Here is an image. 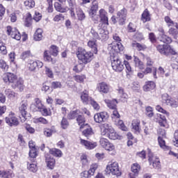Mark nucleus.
Masks as SVG:
<instances>
[{
  "label": "nucleus",
  "instance_id": "nucleus-1",
  "mask_svg": "<svg viewBox=\"0 0 178 178\" xmlns=\"http://www.w3.org/2000/svg\"><path fill=\"white\" fill-rule=\"evenodd\" d=\"M124 49V47L122 44H110L108 46V51L110 54V60L111 62V67L114 72L120 73L123 72L124 65L122 60L119 58V52H122Z\"/></svg>",
  "mask_w": 178,
  "mask_h": 178
},
{
  "label": "nucleus",
  "instance_id": "nucleus-2",
  "mask_svg": "<svg viewBox=\"0 0 178 178\" xmlns=\"http://www.w3.org/2000/svg\"><path fill=\"white\" fill-rule=\"evenodd\" d=\"M3 80L5 83H11L14 89L18 88L19 91L24 90V81L22 79H17V76L13 73L7 72L3 74Z\"/></svg>",
  "mask_w": 178,
  "mask_h": 178
},
{
  "label": "nucleus",
  "instance_id": "nucleus-3",
  "mask_svg": "<svg viewBox=\"0 0 178 178\" xmlns=\"http://www.w3.org/2000/svg\"><path fill=\"white\" fill-rule=\"evenodd\" d=\"M101 136L107 137L110 140H121L122 136L118 135L115 131V129L112 127L109 124L104 123L99 126Z\"/></svg>",
  "mask_w": 178,
  "mask_h": 178
},
{
  "label": "nucleus",
  "instance_id": "nucleus-4",
  "mask_svg": "<svg viewBox=\"0 0 178 178\" xmlns=\"http://www.w3.org/2000/svg\"><path fill=\"white\" fill-rule=\"evenodd\" d=\"M67 2L70 6V12L72 17L74 19L76 18V14L74 13V10L76 9L78 20L83 22V20L86 19V14L84 13V11H83L81 8H77V6H76V1H74V0H67Z\"/></svg>",
  "mask_w": 178,
  "mask_h": 178
},
{
  "label": "nucleus",
  "instance_id": "nucleus-5",
  "mask_svg": "<svg viewBox=\"0 0 178 178\" xmlns=\"http://www.w3.org/2000/svg\"><path fill=\"white\" fill-rule=\"evenodd\" d=\"M76 55L81 62L83 63V65H87V63H90L92 58H94V54L91 51H87L82 47H79L77 51L76 52Z\"/></svg>",
  "mask_w": 178,
  "mask_h": 178
},
{
  "label": "nucleus",
  "instance_id": "nucleus-6",
  "mask_svg": "<svg viewBox=\"0 0 178 178\" xmlns=\"http://www.w3.org/2000/svg\"><path fill=\"white\" fill-rule=\"evenodd\" d=\"M161 133H162L161 136L160 134L158 138L159 144L161 148H162V149H164L165 152H168V155H170L171 156H174V158H176L177 159H178V153L173 152L172 151V147L166 145V142H165V140H163V138H165L166 136V133H165V130H161Z\"/></svg>",
  "mask_w": 178,
  "mask_h": 178
},
{
  "label": "nucleus",
  "instance_id": "nucleus-7",
  "mask_svg": "<svg viewBox=\"0 0 178 178\" xmlns=\"http://www.w3.org/2000/svg\"><path fill=\"white\" fill-rule=\"evenodd\" d=\"M106 175H111V176H122V172L119 168V163L116 161L108 162L105 169Z\"/></svg>",
  "mask_w": 178,
  "mask_h": 178
},
{
  "label": "nucleus",
  "instance_id": "nucleus-8",
  "mask_svg": "<svg viewBox=\"0 0 178 178\" xmlns=\"http://www.w3.org/2000/svg\"><path fill=\"white\" fill-rule=\"evenodd\" d=\"M156 49L161 55H164L165 56H170V55L177 54L176 50L169 44H158L156 46Z\"/></svg>",
  "mask_w": 178,
  "mask_h": 178
},
{
  "label": "nucleus",
  "instance_id": "nucleus-9",
  "mask_svg": "<svg viewBox=\"0 0 178 178\" xmlns=\"http://www.w3.org/2000/svg\"><path fill=\"white\" fill-rule=\"evenodd\" d=\"M99 144L102 148L109 152L110 155H115L116 154V147L113 143H110L109 140L105 138H100Z\"/></svg>",
  "mask_w": 178,
  "mask_h": 178
},
{
  "label": "nucleus",
  "instance_id": "nucleus-10",
  "mask_svg": "<svg viewBox=\"0 0 178 178\" xmlns=\"http://www.w3.org/2000/svg\"><path fill=\"white\" fill-rule=\"evenodd\" d=\"M5 122L10 127L19 126V119H17L16 114L12 111L5 118Z\"/></svg>",
  "mask_w": 178,
  "mask_h": 178
},
{
  "label": "nucleus",
  "instance_id": "nucleus-11",
  "mask_svg": "<svg viewBox=\"0 0 178 178\" xmlns=\"http://www.w3.org/2000/svg\"><path fill=\"white\" fill-rule=\"evenodd\" d=\"M162 102L163 104H166V105H170L172 108H177L178 106V101L176 99L172 98L167 93H164L162 97Z\"/></svg>",
  "mask_w": 178,
  "mask_h": 178
},
{
  "label": "nucleus",
  "instance_id": "nucleus-12",
  "mask_svg": "<svg viewBox=\"0 0 178 178\" xmlns=\"http://www.w3.org/2000/svg\"><path fill=\"white\" fill-rule=\"evenodd\" d=\"M6 33L8 35H10L14 40H17V41H20L22 38V35H20V32H19L17 29L13 28L10 26L6 27Z\"/></svg>",
  "mask_w": 178,
  "mask_h": 178
},
{
  "label": "nucleus",
  "instance_id": "nucleus-13",
  "mask_svg": "<svg viewBox=\"0 0 178 178\" xmlns=\"http://www.w3.org/2000/svg\"><path fill=\"white\" fill-rule=\"evenodd\" d=\"M90 34H92L93 38L96 40H106L108 38V32L105 31L104 29H99V34H98L94 29H92Z\"/></svg>",
  "mask_w": 178,
  "mask_h": 178
},
{
  "label": "nucleus",
  "instance_id": "nucleus-14",
  "mask_svg": "<svg viewBox=\"0 0 178 178\" xmlns=\"http://www.w3.org/2000/svg\"><path fill=\"white\" fill-rule=\"evenodd\" d=\"M42 66H44V63L40 60L34 61L33 60H30L27 64V68L30 72H35L37 67L38 69H41Z\"/></svg>",
  "mask_w": 178,
  "mask_h": 178
},
{
  "label": "nucleus",
  "instance_id": "nucleus-15",
  "mask_svg": "<svg viewBox=\"0 0 178 178\" xmlns=\"http://www.w3.org/2000/svg\"><path fill=\"white\" fill-rule=\"evenodd\" d=\"M109 115H108V113L103 111L100 113H97L94 115V120L95 123H104V122H106Z\"/></svg>",
  "mask_w": 178,
  "mask_h": 178
},
{
  "label": "nucleus",
  "instance_id": "nucleus-16",
  "mask_svg": "<svg viewBox=\"0 0 178 178\" xmlns=\"http://www.w3.org/2000/svg\"><path fill=\"white\" fill-rule=\"evenodd\" d=\"M126 16H127V10H126V8H123L118 12L117 20L121 26L124 24V22H126Z\"/></svg>",
  "mask_w": 178,
  "mask_h": 178
},
{
  "label": "nucleus",
  "instance_id": "nucleus-17",
  "mask_svg": "<svg viewBox=\"0 0 178 178\" xmlns=\"http://www.w3.org/2000/svg\"><path fill=\"white\" fill-rule=\"evenodd\" d=\"M44 158H45V162L47 168H49V169H51L52 170V169L55 168V165L56 163L55 159L54 157H51V154H45Z\"/></svg>",
  "mask_w": 178,
  "mask_h": 178
},
{
  "label": "nucleus",
  "instance_id": "nucleus-18",
  "mask_svg": "<svg viewBox=\"0 0 178 178\" xmlns=\"http://www.w3.org/2000/svg\"><path fill=\"white\" fill-rule=\"evenodd\" d=\"M80 144L86 148V149H94L98 145L97 142H90L88 140L81 138Z\"/></svg>",
  "mask_w": 178,
  "mask_h": 178
},
{
  "label": "nucleus",
  "instance_id": "nucleus-19",
  "mask_svg": "<svg viewBox=\"0 0 178 178\" xmlns=\"http://www.w3.org/2000/svg\"><path fill=\"white\" fill-rule=\"evenodd\" d=\"M148 161L149 165H152L154 169H157V170H159V169H161V161H159V159L155 156H151V155H149Z\"/></svg>",
  "mask_w": 178,
  "mask_h": 178
},
{
  "label": "nucleus",
  "instance_id": "nucleus-20",
  "mask_svg": "<svg viewBox=\"0 0 178 178\" xmlns=\"http://www.w3.org/2000/svg\"><path fill=\"white\" fill-rule=\"evenodd\" d=\"M98 1L93 0L91 3V5L90 6V10H89V16L90 17H94L95 15H97V12L98 11Z\"/></svg>",
  "mask_w": 178,
  "mask_h": 178
},
{
  "label": "nucleus",
  "instance_id": "nucleus-21",
  "mask_svg": "<svg viewBox=\"0 0 178 178\" xmlns=\"http://www.w3.org/2000/svg\"><path fill=\"white\" fill-rule=\"evenodd\" d=\"M97 90L99 92H103V94H108L111 90V86L105 82H101L97 85Z\"/></svg>",
  "mask_w": 178,
  "mask_h": 178
},
{
  "label": "nucleus",
  "instance_id": "nucleus-22",
  "mask_svg": "<svg viewBox=\"0 0 178 178\" xmlns=\"http://www.w3.org/2000/svg\"><path fill=\"white\" fill-rule=\"evenodd\" d=\"M44 107V104L41 102V100L40 99L36 98L35 99V103L31 104V109L33 111V112H37L42 109Z\"/></svg>",
  "mask_w": 178,
  "mask_h": 178
},
{
  "label": "nucleus",
  "instance_id": "nucleus-23",
  "mask_svg": "<svg viewBox=\"0 0 178 178\" xmlns=\"http://www.w3.org/2000/svg\"><path fill=\"white\" fill-rule=\"evenodd\" d=\"M159 33H161V35L160 41H161L162 42H164V44L172 43V38L165 34V30H163V28H159Z\"/></svg>",
  "mask_w": 178,
  "mask_h": 178
},
{
  "label": "nucleus",
  "instance_id": "nucleus-24",
  "mask_svg": "<svg viewBox=\"0 0 178 178\" xmlns=\"http://www.w3.org/2000/svg\"><path fill=\"white\" fill-rule=\"evenodd\" d=\"M29 104L27 103V101H22L20 104V106L19 107V111L22 116V118H26V115H27V106Z\"/></svg>",
  "mask_w": 178,
  "mask_h": 178
},
{
  "label": "nucleus",
  "instance_id": "nucleus-25",
  "mask_svg": "<svg viewBox=\"0 0 178 178\" xmlns=\"http://www.w3.org/2000/svg\"><path fill=\"white\" fill-rule=\"evenodd\" d=\"M31 163H27V169L29 170V172H32V173L37 172V170H38V167H37V161L34 159L31 160Z\"/></svg>",
  "mask_w": 178,
  "mask_h": 178
},
{
  "label": "nucleus",
  "instance_id": "nucleus-26",
  "mask_svg": "<svg viewBox=\"0 0 178 178\" xmlns=\"http://www.w3.org/2000/svg\"><path fill=\"white\" fill-rule=\"evenodd\" d=\"M50 155H53L55 158H62L63 156V152L62 150L57 148H51L49 151Z\"/></svg>",
  "mask_w": 178,
  "mask_h": 178
},
{
  "label": "nucleus",
  "instance_id": "nucleus-27",
  "mask_svg": "<svg viewBox=\"0 0 178 178\" xmlns=\"http://www.w3.org/2000/svg\"><path fill=\"white\" fill-rule=\"evenodd\" d=\"M159 118V124L161 127H168V120H166V117L162 114H157Z\"/></svg>",
  "mask_w": 178,
  "mask_h": 178
},
{
  "label": "nucleus",
  "instance_id": "nucleus-28",
  "mask_svg": "<svg viewBox=\"0 0 178 178\" xmlns=\"http://www.w3.org/2000/svg\"><path fill=\"white\" fill-rule=\"evenodd\" d=\"M141 21L143 23H147V22L151 21V14L148 11V9H145L142 13Z\"/></svg>",
  "mask_w": 178,
  "mask_h": 178
},
{
  "label": "nucleus",
  "instance_id": "nucleus-29",
  "mask_svg": "<svg viewBox=\"0 0 178 178\" xmlns=\"http://www.w3.org/2000/svg\"><path fill=\"white\" fill-rule=\"evenodd\" d=\"M81 99L83 104L86 105H88L90 104V99H92V98L88 97V92L87 90L83 91L81 95Z\"/></svg>",
  "mask_w": 178,
  "mask_h": 178
},
{
  "label": "nucleus",
  "instance_id": "nucleus-30",
  "mask_svg": "<svg viewBox=\"0 0 178 178\" xmlns=\"http://www.w3.org/2000/svg\"><path fill=\"white\" fill-rule=\"evenodd\" d=\"M54 8L57 12H60V13H66L67 10H70V8L69 7H62V5L60 3L56 2L54 3Z\"/></svg>",
  "mask_w": 178,
  "mask_h": 178
},
{
  "label": "nucleus",
  "instance_id": "nucleus-31",
  "mask_svg": "<svg viewBox=\"0 0 178 178\" xmlns=\"http://www.w3.org/2000/svg\"><path fill=\"white\" fill-rule=\"evenodd\" d=\"M100 20L104 23V24H108V13L104 9H100L99 11Z\"/></svg>",
  "mask_w": 178,
  "mask_h": 178
},
{
  "label": "nucleus",
  "instance_id": "nucleus-32",
  "mask_svg": "<svg viewBox=\"0 0 178 178\" xmlns=\"http://www.w3.org/2000/svg\"><path fill=\"white\" fill-rule=\"evenodd\" d=\"M134 65L136 67H138V69H140V70H143L145 68V65H144V63L138 58L137 56H134Z\"/></svg>",
  "mask_w": 178,
  "mask_h": 178
},
{
  "label": "nucleus",
  "instance_id": "nucleus-33",
  "mask_svg": "<svg viewBox=\"0 0 178 178\" xmlns=\"http://www.w3.org/2000/svg\"><path fill=\"white\" fill-rule=\"evenodd\" d=\"M76 122L80 129H84V127L87 126V124H86V118L80 114L78 115V118H76Z\"/></svg>",
  "mask_w": 178,
  "mask_h": 178
},
{
  "label": "nucleus",
  "instance_id": "nucleus-34",
  "mask_svg": "<svg viewBox=\"0 0 178 178\" xmlns=\"http://www.w3.org/2000/svg\"><path fill=\"white\" fill-rule=\"evenodd\" d=\"M105 104H106L108 108L109 109H116V104H118V101L116 99L109 100V99H105L104 100Z\"/></svg>",
  "mask_w": 178,
  "mask_h": 178
},
{
  "label": "nucleus",
  "instance_id": "nucleus-35",
  "mask_svg": "<svg viewBox=\"0 0 178 178\" xmlns=\"http://www.w3.org/2000/svg\"><path fill=\"white\" fill-rule=\"evenodd\" d=\"M156 72L158 73L159 76L161 77H163V74H165V69L162 67H159L158 70L156 68H154V72H153V77L154 79H158V76H156Z\"/></svg>",
  "mask_w": 178,
  "mask_h": 178
},
{
  "label": "nucleus",
  "instance_id": "nucleus-36",
  "mask_svg": "<svg viewBox=\"0 0 178 178\" xmlns=\"http://www.w3.org/2000/svg\"><path fill=\"white\" fill-rule=\"evenodd\" d=\"M164 21L165 22L168 27H172L175 26L177 30H178V24L175 23V22H173V20H172V19H170L169 16H165L164 17Z\"/></svg>",
  "mask_w": 178,
  "mask_h": 178
},
{
  "label": "nucleus",
  "instance_id": "nucleus-37",
  "mask_svg": "<svg viewBox=\"0 0 178 178\" xmlns=\"http://www.w3.org/2000/svg\"><path fill=\"white\" fill-rule=\"evenodd\" d=\"M154 88H155V83L154 81H148L143 86V90L146 92L151 91Z\"/></svg>",
  "mask_w": 178,
  "mask_h": 178
},
{
  "label": "nucleus",
  "instance_id": "nucleus-38",
  "mask_svg": "<svg viewBox=\"0 0 178 178\" xmlns=\"http://www.w3.org/2000/svg\"><path fill=\"white\" fill-rule=\"evenodd\" d=\"M132 129L135 131V133H140V121L139 120H134L132 121Z\"/></svg>",
  "mask_w": 178,
  "mask_h": 178
},
{
  "label": "nucleus",
  "instance_id": "nucleus-39",
  "mask_svg": "<svg viewBox=\"0 0 178 178\" xmlns=\"http://www.w3.org/2000/svg\"><path fill=\"white\" fill-rule=\"evenodd\" d=\"M42 29H38L36 30V31L35 32V34H34V40L35 41H41V40H42Z\"/></svg>",
  "mask_w": 178,
  "mask_h": 178
},
{
  "label": "nucleus",
  "instance_id": "nucleus-40",
  "mask_svg": "<svg viewBox=\"0 0 178 178\" xmlns=\"http://www.w3.org/2000/svg\"><path fill=\"white\" fill-rule=\"evenodd\" d=\"M131 170L132 173H136V175H138L140 170H141V166L140 165V164L135 163L131 166Z\"/></svg>",
  "mask_w": 178,
  "mask_h": 178
},
{
  "label": "nucleus",
  "instance_id": "nucleus-41",
  "mask_svg": "<svg viewBox=\"0 0 178 178\" xmlns=\"http://www.w3.org/2000/svg\"><path fill=\"white\" fill-rule=\"evenodd\" d=\"M44 59L46 60V62H51V63H56L55 59L52 58L51 55H49V51H44Z\"/></svg>",
  "mask_w": 178,
  "mask_h": 178
},
{
  "label": "nucleus",
  "instance_id": "nucleus-42",
  "mask_svg": "<svg viewBox=\"0 0 178 178\" xmlns=\"http://www.w3.org/2000/svg\"><path fill=\"white\" fill-rule=\"evenodd\" d=\"M111 119L113 122H116V120H119L120 119V114H119V111H118V108H115L112 111Z\"/></svg>",
  "mask_w": 178,
  "mask_h": 178
},
{
  "label": "nucleus",
  "instance_id": "nucleus-43",
  "mask_svg": "<svg viewBox=\"0 0 178 178\" xmlns=\"http://www.w3.org/2000/svg\"><path fill=\"white\" fill-rule=\"evenodd\" d=\"M114 122H115V124H116V126L120 127V129H121V130H122L123 131H127V127L126 126H124V123L123 122V120H120L118 119Z\"/></svg>",
  "mask_w": 178,
  "mask_h": 178
},
{
  "label": "nucleus",
  "instance_id": "nucleus-44",
  "mask_svg": "<svg viewBox=\"0 0 178 178\" xmlns=\"http://www.w3.org/2000/svg\"><path fill=\"white\" fill-rule=\"evenodd\" d=\"M178 29H176L173 27H171L169 29L168 33L169 35H171V37H173L175 40L177 39L178 37Z\"/></svg>",
  "mask_w": 178,
  "mask_h": 178
},
{
  "label": "nucleus",
  "instance_id": "nucleus-45",
  "mask_svg": "<svg viewBox=\"0 0 178 178\" xmlns=\"http://www.w3.org/2000/svg\"><path fill=\"white\" fill-rule=\"evenodd\" d=\"M79 114H80V110L70 111V113L67 115V118L70 120L76 119V118L79 117Z\"/></svg>",
  "mask_w": 178,
  "mask_h": 178
},
{
  "label": "nucleus",
  "instance_id": "nucleus-46",
  "mask_svg": "<svg viewBox=\"0 0 178 178\" xmlns=\"http://www.w3.org/2000/svg\"><path fill=\"white\" fill-rule=\"evenodd\" d=\"M0 177L2 178L15 177V174L10 172H6L5 170H1Z\"/></svg>",
  "mask_w": 178,
  "mask_h": 178
},
{
  "label": "nucleus",
  "instance_id": "nucleus-47",
  "mask_svg": "<svg viewBox=\"0 0 178 178\" xmlns=\"http://www.w3.org/2000/svg\"><path fill=\"white\" fill-rule=\"evenodd\" d=\"M5 94L7 95L8 98H10L13 99V98H16L17 97V93L12 91L10 89H6L5 90Z\"/></svg>",
  "mask_w": 178,
  "mask_h": 178
},
{
  "label": "nucleus",
  "instance_id": "nucleus-48",
  "mask_svg": "<svg viewBox=\"0 0 178 178\" xmlns=\"http://www.w3.org/2000/svg\"><path fill=\"white\" fill-rule=\"evenodd\" d=\"M88 47L92 48L95 54H97L98 52V50L97 49V43L95 40H89L88 42Z\"/></svg>",
  "mask_w": 178,
  "mask_h": 178
},
{
  "label": "nucleus",
  "instance_id": "nucleus-49",
  "mask_svg": "<svg viewBox=\"0 0 178 178\" xmlns=\"http://www.w3.org/2000/svg\"><path fill=\"white\" fill-rule=\"evenodd\" d=\"M83 69H84V63H79L74 66L73 70L75 72V73H80L81 72H83Z\"/></svg>",
  "mask_w": 178,
  "mask_h": 178
},
{
  "label": "nucleus",
  "instance_id": "nucleus-50",
  "mask_svg": "<svg viewBox=\"0 0 178 178\" xmlns=\"http://www.w3.org/2000/svg\"><path fill=\"white\" fill-rule=\"evenodd\" d=\"M24 5L27 9H31L35 6V1L34 0H26L24 1Z\"/></svg>",
  "mask_w": 178,
  "mask_h": 178
},
{
  "label": "nucleus",
  "instance_id": "nucleus-51",
  "mask_svg": "<svg viewBox=\"0 0 178 178\" xmlns=\"http://www.w3.org/2000/svg\"><path fill=\"white\" fill-rule=\"evenodd\" d=\"M0 52L1 55H6L8 54L6 46H5V43H3V42H2V40L1 39H0Z\"/></svg>",
  "mask_w": 178,
  "mask_h": 178
},
{
  "label": "nucleus",
  "instance_id": "nucleus-52",
  "mask_svg": "<svg viewBox=\"0 0 178 178\" xmlns=\"http://www.w3.org/2000/svg\"><path fill=\"white\" fill-rule=\"evenodd\" d=\"M145 111H146V115L148 118H153L154 117V108L151 106H147L145 108Z\"/></svg>",
  "mask_w": 178,
  "mask_h": 178
},
{
  "label": "nucleus",
  "instance_id": "nucleus-53",
  "mask_svg": "<svg viewBox=\"0 0 178 178\" xmlns=\"http://www.w3.org/2000/svg\"><path fill=\"white\" fill-rule=\"evenodd\" d=\"M25 26L26 27H30L31 26V14L28 13L25 17Z\"/></svg>",
  "mask_w": 178,
  "mask_h": 178
},
{
  "label": "nucleus",
  "instance_id": "nucleus-54",
  "mask_svg": "<svg viewBox=\"0 0 178 178\" xmlns=\"http://www.w3.org/2000/svg\"><path fill=\"white\" fill-rule=\"evenodd\" d=\"M44 69L46 76H47V77H49V79H54V72H52V70L47 66L44 67Z\"/></svg>",
  "mask_w": 178,
  "mask_h": 178
},
{
  "label": "nucleus",
  "instance_id": "nucleus-55",
  "mask_svg": "<svg viewBox=\"0 0 178 178\" xmlns=\"http://www.w3.org/2000/svg\"><path fill=\"white\" fill-rule=\"evenodd\" d=\"M50 54L53 56H58V54H59V51L58 50V47L55 45H51L50 48Z\"/></svg>",
  "mask_w": 178,
  "mask_h": 178
},
{
  "label": "nucleus",
  "instance_id": "nucleus-56",
  "mask_svg": "<svg viewBox=\"0 0 178 178\" xmlns=\"http://www.w3.org/2000/svg\"><path fill=\"white\" fill-rule=\"evenodd\" d=\"M132 47H134V48H136L138 51H143V49H145V48H147L145 45H142L140 43H137V42L132 43Z\"/></svg>",
  "mask_w": 178,
  "mask_h": 178
},
{
  "label": "nucleus",
  "instance_id": "nucleus-57",
  "mask_svg": "<svg viewBox=\"0 0 178 178\" xmlns=\"http://www.w3.org/2000/svg\"><path fill=\"white\" fill-rule=\"evenodd\" d=\"M38 155V153L37 152V148L30 149V150H29L30 158L35 159V158H37Z\"/></svg>",
  "mask_w": 178,
  "mask_h": 178
},
{
  "label": "nucleus",
  "instance_id": "nucleus-58",
  "mask_svg": "<svg viewBox=\"0 0 178 178\" xmlns=\"http://www.w3.org/2000/svg\"><path fill=\"white\" fill-rule=\"evenodd\" d=\"M156 111H157V112H160V113H163V115H165L166 116H169L170 115L169 112L163 109V108H162V106H161L160 105L156 106Z\"/></svg>",
  "mask_w": 178,
  "mask_h": 178
},
{
  "label": "nucleus",
  "instance_id": "nucleus-59",
  "mask_svg": "<svg viewBox=\"0 0 178 178\" xmlns=\"http://www.w3.org/2000/svg\"><path fill=\"white\" fill-rule=\"evenodd\" d=\"M124 65L126 67L127 74H131V73H133V71L131 70V66L130 65V63H129V61L124 60Z\"/></svg>",
  "mask_w": 178,
  "mask_h": 178
},
{
  "label": "nucleus",
  "instance_id": "nucleus-60",
  "mask_svg": "<svg viewBox=\"0 0 178 178\" xmlns=\"http://www.w3.org/2000/svg\"><path fill=\"white\" fill-rule=\"evenodd\" d=\"M83 134L85 137H90V136H92V129L91 127H88L85 130L83 131Z\"/></svg>",
  "mask_w": 178,
  "mask_h": 178
},
{
  "label": "nucleus",
  "instance_id": "nucleus-61",
  "mask_svg": "<svg viewBox=\"0 0 178 178\" xmlns=\"http://www.w3.org/2000/svg\"><path fill=\"white\" fill-rule=\"evenodd\" d=\"M39 112H41L43 116H51V110H48L47 108L42 107L41 110H39Z\"/></svg>",
  "mask_w": 178,
  "mask_h": 178
},
{
  "label": "nucleus",
  "instance_id": "nucleus-62",
  "mask_svg": "<svg viewBox=\"0 0 178 178\" xmlns=\"http://www.w3.org/2000/svg\"><path fill=\"white\" fill-rule=\"evenodd\" d=\"M74 79L77 83H83L86 80V75H76Z\"/></svg>",
  "mask_w": 178,
  "mask_h": 178
},
{
  "label": "nucleus",
  "instance_id": "nucleus-63",
  "mask_svg": "<svg viewBox=\"0 0 178 178\" xmlns=\"http://www.w3.org/2000/svg\"><path fill=\"white\" fill-rule=\"evenodd\" d=\"M81 162L82 166H87L88 165V159H87V155L83 154L81 156Z\"/></svg>",
  "mask_w": 178,
  "mask_h": 178
},
{
  "label": "nucleus",
  "instance_id": "nucleus-64",
  "mask_svg": "<svg viewBox=\"0 0 178 178\" xmlns=\"http://www.w3.org/2000/svg\"><path fill=\"white\" fill-rule=\"evenodd\" d=\"M174 145L178 147V130H176L174 133Z\"/></svg>",
  "mask_w": 178,
  "mask_h": 178
}]
</instances>
